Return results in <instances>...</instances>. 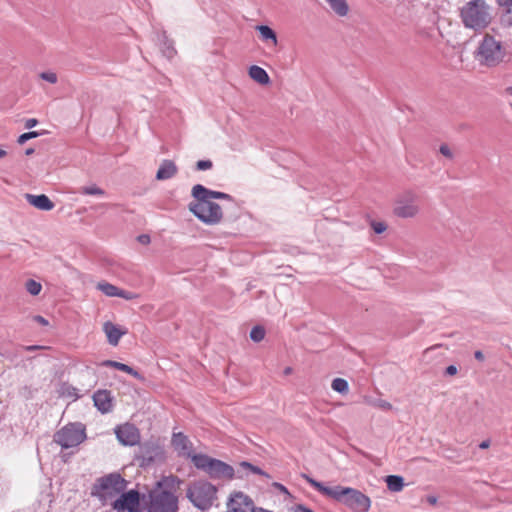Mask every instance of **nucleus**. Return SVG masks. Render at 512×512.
I'll use <instances>...</instances> for the list:
<instances>
[{
  "instance_id": "nucleus-1",
  "label": "nucleus",
  "mask_w": 512,
  "mask_h": 512,
  "mask_svg": "<svg viewBox=\"0 0 512 512\" xmlns=\"http://www.w3.org/2000/svg\"><path fill=\"white\" fill-rule=\"evenodd\" d=\"M303 477L319 493L346 505L354 512H367L370 509V498L357 489L341 485L327 487L308 475H303Z\"/></svg>"
},
{
  "instance_id": "nucleus-2",
  "label": "nucleus",
  "mask_w": 512,
  "mask_h": 512,
  "mask_svg": "<svg viewBox=\"0 0 512 512\" xmlns=\"http://www.w3.org/2000/svg\"><path fill=\"white\" fill-rule=\"evenodd\" d=\"M128 481L118 472H112L95 480L91 488V496L97 498L102 505L115 500L126 490Z\"/></svg>"
},
{
  "instance_id": "nucleus-3",
  "label": "nucleus",
  "mask_w": 512,
  "mask_h": 512,
  "mask_svg": "<svg viewBox=\"0 0 512 512\" xmlns=\"http://www.w3.org/2000/svg\"><path fill=\"white\" fill-rule=\"evenodd\" d=\"M195 202L189 203V211L194 214L201 222L207 225H216L223 218L222 208L219 204L210 200L207 196L192 194Z\"/></svg>"
},
{
  "instance_id": "nucleus-4",
  "label": "nucleus",
  "mask_w": 512,
  "mask_h": 512,
  "mask_svg": "<svg viewBox=\"0 0 512 512\" xmlns=\"http://www.w3.org/2000/svg\"><path fill=\"white\" fill-rule=\"evenodd\" d=\"M192 463L198 470L205 472L212 479L231 480L235 475L234 468L231 465L206 454L198 453L193 456Z\"/></svg>"
},
{
  "instance_id": "nucleus-5",
  "label": "nucleus",
  "mask_w": 512,
  "mask_h": 512,
  "mask_svg": "<svg viewBox=\"0 0 512 512\" xmlns=\"http://www.w3.org/2000/svg\"><path fill=\"white\" fill-rule=\"evenodd\" d=\"M216 493L217 489L213 484L200 480L189 485L186 495L195 507L205 510L212 506Z\"/></svg>"
},
{
  "instance_id": "nucleus-6",
  "label": "nucleus",
  "mask_w": 512,
  "mask_h": 512,
  "mask_svg": "<svg viewBox=\"0 0 512 512\" xmlns=\"http://www.w3.org/2000/svg\"><path fill=\"white\" fill-rule=\"evenodd\" d=\"M85 438V429L81 424H69L55 434L54 441L62 448L68 449L78 446Z\"/></svg>"
},
{
  "instance_id": "nucleus-7",
  "label": "nucleus",
  "mask_w": 512,
  "mask_h": 512,
  "mask_svg": "<svg viewBox=\"0 0 512 512\" xmlns=\"http://www.w3.org/2000/svg\"><path fill=\"white\" fill-rule=\"evenodd\" d=\"M504 51L501 43L492 36L485 34L482 39V64L492 67L502 62Z\"/></svg>"
},
{
  "instance_id": "nucleus-8",
  "label": "nucleus",
  "mask_w": 512,
  "mask_h": 512,
  "mask_svg": "<svg viewBox=\"0 0 512 512\" xmlns=\"http://www.w3.org/2000/svg\"><path fill=\"white\" fill-rule=\"evenodd\" d=\"M148 512H177L178 499L169 491H160L150 496Z\"/></svg>"
},
{
  "instance_id": "nucleus-9",
  "label": "nucleus",
  "mask_w": 512,
  "mask_h": 512,
  "mask_svg": "<svg viewBox=\"0 0 512 512\" xmlns=\"http://www.w3.org/2000/svg\"><path fill=\"white\" fill-rule=\"evenodd\" d=\"M111 507L116 512H140V493L135 489L123 491L111 502Z\"/></svg>"
},
{
  "instance_id": "nucleus-10",
  "label": "nucleus",
  "mask_w": 512,
  "mask_h": 512,
  "mask_svg": "<svg viewBox=\"0 0 512 512\" xmlns=\"http://www.w3.org/2000/svg\"><path fill=\"white\" fill-rule=\"evenodd\" d=\"M419 211L416 196L413 193H406L400 197L395 204L394 213L401 218L414 217Z\"/></svg>"
},
{
  "instance_id": "nucleus-11",
  "label": "nucleus",
  "mask_w": 512,
  "mask_h": 512,
  "mask_svg": "<svg viewBox=\"0 0 512 512\" xmlns=\"http://www.w3.org/2000/svg\"><path fill=\"white\" fill-rule=\"evenodd\" d=\"M118 441L125 446H134L140 441V433L136 426L130 423L118 426L115 429Z\"/></svg>"
},
{
  "instance_id": "nucleus-12",
  "label": "nucleus",
  "mask_w": 512,
  "mask_h": 512,
  "mask_svg": "<svg viewBox=\"0 0 512 512\" xmlns=\"http://www.w3.org/2000/svg\"><path fill=\"white\" fill-rule=\"evenodd\" d=\"M461 18L465 27L477 31L480 28V8L478 2H467L461 8Z\"/></svg>"
},
{
  "instance_id": "nucleus-13",
  "label": "nucleus",
  "mask_w": 512,
  "mask_h": 512,
  "mask_svg": "<svg viewBox=\"0 0 512 512\" xmlns=\"http://www.w3.org/2000/svg\"><path fill=\"white\" fill-rule=\"evenodd\" d=\"M171 443L180 457L192 460V457L197 455V453H193V443L181 432L173 433Z\"/></svg>"
},
{
  "instance_id": "nucleus-14",
  "label": "nucleus",
  "mask_w": 512,
  "mask_h": 512,
  "mask_svg": "<svg viewBox=\"0 0 512 512\" xmlns=\"http://www.w3.org/2000/svg\"><path fill=\"white\" fill-rule=\"evenodd\" d=\"M252 508V500L242 492L235 493L228 503V512H248Z\"/></svg>"
},
{
  "instance_id": "nucleus-15",
  "label": "nucleus",
  "mask_w": 512,
  "mask_h": 512,
  "mask_svg": "<svg viewBox=\"0 0 512 512\" xmlns=\"http://www.w3.org/2000/svg\"><path fill=\"white\" fill-rule=\"evenodd\" d=\"M93 401L95 407L102 413L106 414L113 409V397L111 392L108 390H98L93 395Z\"/></svg>"
},
{
  "instance_id": "nucleus-16",
  "label": "nucleus",
  "mask_w": 512,
  "mask_h": 512,
  "mask_svg": "<svg viewBox=\"0 0 512 512\" xmlns=\"http://www.w3.org/2000/svg\"><path fill=\"white\" fill-rule=\"evenodd\" d=\"M103 331L107 336L108 343L112 346H117L121 337L127 333L126 329H123L110 321L103 324Z\"/></svg>"
},
{
  "instance_id": "nucleus-17",
  "label": "nucleus",
  "mask_w": 512,
  "mask_h": 512,
  "mask_svg": "<svg viewBox=\"0 0 512 512\" xmlns=\"http://www.w3.org/2000/svg\"><path fill=\"white\" fill-rule=\"evenodd\" d=\"M27 202L42 211H50L54 208V203L45 194L32 195L26 194Z\"/></svg>"
},
{
  "instance_id": "nucleus-18",
  "label": "nucleus",
  "mask_w": 512,
  "mask_h": 512,
  "mask_svg": "<svg viewBox=\"0 0 512 512\" xmlns=\"http://www.w3.org/2000/svg\"><path fill=\"white\" fill-rule=\"evenodd\" d=\"M191 194H197V195L203 194V195L207 196L210 200H212V199H223V200H228V201L233 200L231 195L224 193V192L210 190L201 184L194 185L192 188Z\"/></svg>"
},
{
  "instance_id": "nucleus-19",
  "label": "nucleus",
  "mask_w": 512,
  "mask_h": 512,
  "mask_svg": "<svg viewBox=\"0 0 512 512\" xmlns=\"http://www.w3.org/2000/svg\"><path fill=\"white\" fill-rule=\"evenodd\" d=\"M157 44L164 57L172 59L175 56L176 50L173 42L167 38L166 32L157 33Z\"/></svg>"
},
{
  "instance_id": "nucleus-20",
  "label": "nucleus",
  "mask_w": 512,
  "mask_h": 512,
  "mask_svg": "<svg viewBox=\"0 0 512 512\" xmlns=\"http://www.w3.org/2000/svg\"><path fill=\"white\" fill-rule=\"evenodd\" d=\"M177 171V166L173 161L164 160L156 173V179L160 181L171 179L177 174Z\"/></svg>"
},
{
  "instance_id": "nucleus-21",
  "label": "nucleus",
  "mask_w": 512,
  "mask_h": 512,
  "mask_svg": "<svg viewBox=\"0 0 512 512\" xmlns=\"http://www.w3.org/2000/svg\"><path fill=\"white\" fill-rule=\"evenodd\" d=\"M249 76L257 83L266 85L269 83L270 78L268 73L260 66L252 65L249 68Z\"/></svg>"
},
{
  "instance_id": "nucleus-22",
  "label": "nucleus",
  "mask_w": 512,
  "mask_h": 512,
  "mask_svg": "<svg viewBox=\"0 0 512 512\" xmlns=\"http://www.w3.org/2000/svg\"><path fill=\"white\" fill-rule=\"evenodd\" d=\"M385 482L391 492H400L404 487V478L399 475H389L386 477Z\"/></svg>"
},
{
  "instance_id": "nucleus-23",
  "label": "nucleus",
  "mask_w": 512,
  "mask_h": 512,
  "mask_svg": "<svg viewBox=\"0 0 512 512\" xmlns=\"http://www.w3.org/2000/svg\"><path fill=\"white\" fill-rule=\"evenodd\" d=\"M364 402L370 406L379 408L381 410L387 411L392 409L391 403L381 398H373L370 396H366L364 397Z\"/></svg>"
},
{
  "instance_id": "nucleus-24",
  "label": "nucleus",
  "mask_w": 512,
  "mask_h": 512,
  "mask_svg": "<svg viewBox=\"0 0 512 512\" xmlns=\"http://www.w3.org/2000/svg\"><path fill=\"white\" fill-rule=\"evenodd\" d=\"M256 30L259 31L260 35H261V38L262 40L264 41H268V40H271L273 45H276L277 44V36H276V33L269 27V26H266V25H258L256 27Z\"/></svg>"
},
{
  "instance_id": "nucleus-25",
  "label": "nucleus",
  "mask_w": 512,
  "mask_h": 512,
  "mask_svg": "<svg viewBox=\"0 0 512 512\" xmlns=\"http://www.w3.org/2000/svg\"><path fill=\"white\" fill-rule=\"evenodd\" d=\"M329 3V11L333 12L337 16L343 17L346 16L349 12V6L347 2H328Z\"/></svg>"
},
{
  "instance_id": "nucleus-26",
  "label": "nucleus",
  "mask_w": 512,
  "mask_h": 512,
  "mask_svg": "<svg viewBox=\"0 0 512 512\" xmlns=\"http://www.w3.org/2000/svg\"><path fill=\"white\" fill-rule=\"evenodd\" d=\"M97 289L108 297H117L118 287L113 284L100 282L97 284Z\"/></svg>"
},
{
  "instance_id": "nucleus-27",
  "label": "nucleus",
  "mask_w": 512,
  "mask_h": 512,
  "mask_svg": "<svg viewBox=\"0 0 512 512\" xmlns=\"http://www.w3.org/2000/svg\"><path fill=\"white\" fill-rule=\"evenodd\" d=\"M331 387L334 391L341 394H346L349 390L348 382L343 378H335L332 381Z\"/></svg>"
},
{
  "instance_id": "nucleus-28",
  "label": "nucleus",
  "mask_w": 512,
  "mask_h": 512,
  "mask_svg": "<svg viewBox=\"0 0 512 512\" xmlns=\"http://www.w3.org/2000/svg\"><path fill=\"white\" fill-rule=\"evenodd\" d=\"M25 288L28 293H30L33 296H36L41 292L42 285L40 282H37L33 279H29L25 283Z\"/></svg>"
},
{
  "instance_id": "nucleus-29",
  "label": "nucleus",
  "mask_w": 512,
  "mask_h": 512,
  "mask_svg": "<svg viewBox=\"0 0 512 512\" xmlns=\"http://www.w3.org/2000/svg\"><path fill=\"white\" fill-rule=\"evenodd\" d=\"M79 192L83 195H95V196H103L105 194V191L96 185L81 187Z\"/></svg>"
},
{
  "instance_id": "nucleus-30",
  "label": "nucleus",
  "mask_w": 512,
  "mask_h": 512,
  "mask_svg": "<svg viewBox=\"0 0 512 512\" xmlns=\"http://www.w3.org/2000/svg\"><path fill=\"white\" fill-rule=\"evenodd\" d=\"M101 365L105 367H112L123 372L131 371V367L129 365L113 360H105Z\"/></svg>"
},
{
  "instance_id": "nucleus-31",
  "label": "nucleus",
  "mask_w": 512,
  "mask_h": 512,
  "mask_svg": "<svg viewBox=\"0 0 512 512\" xmlns=\"http://www.w3.org/2000/svg\"><path fill=\"white\" fill-rule=\"evenodd\" d=\"M264 337H265V329L261 326H255L250 331V338L254 342H260L264 339Z\"/></svg>"
},
{
  "instance_id": "nucleus-32",
  "label": "nucleus",
  "mask_w": 512,
  "mask_h": 512,
  "mask_svg": "<svg viewBox=\"0 0 512 512\" xmlns=\"http://www.w3.org/2000/svg\"><path fill=\"white\" fill-rule=\"evenodd\" d=\"M240 467L243 468V469H247L249 470L250 472L254 473V474H259V475H262V476H265L267 478H269L270 476L264 472L261 468L257 467V466H254L253 464L249 463V462H246V461H243L240 463Z\"/></svg>"
},
{
  "instance_id": "nucleus-33",
  "label": "nucleus",
  "mask_w": 512,
  "mask_h": 512,
  "mask_svg": "<svg viewBox=\"0 0 512 512\" xmlns=\"http://www.w3.org/2000/svg\"><path fill=\"white\" fill-rule=\"evenodd\" d=\"M40 135V133H38L37 131H30V132H27V133H23L21 134L19 137H18V140L17 142L22 145L24 144L26 141L32 139V138H36Z\"/></svg>"
},
{
  "instance_id": "nucleus-34",
  "label": "nucleus",
  "mask_w": 512,
  "mask_h": 512,
  "mask_svg": "<svg viewBox=\"0 0 512 512\" xmlns=\"http://www.w3.org/2000/svg\"><path fill=\"white\" fill-rule=\"evenodd\" d=\"M40 78L51 84H55L58 79L56 73L54 72H42L40 73Z\"/></svg>"
},
{
  "instance_id": "nucleus-35",
  "label": "nucleus",
  "mask_w": 512,
  "mask_h": 512,
  "mask_svg": "<svg viewBox=\"0 0 512 512\" xmlns=\"http://www.w3.org/2000/svg\"><path fill=\"white\" fill-rule=\"evenodd\" d=\"M117 297L123 298L125 300H133L137 298V294L118 288Z\"/></svg>"
},
{
  "instance_id": "nucleus-36",
  "label": "nucleus",
  "mask_w": 512,
  "mask_h": 512,
  "mask_svg": "<svg viewBox=\"0 0 512 512\" xmlns=\"http://www.w3.org/2000/svg\"><path fill=\"white\" fill-rule=\"evenodd\" d=\"M371 227L376 234H381L387 229V225L384 222L372 221Z\"/></svg>"
},
{
  "instance_id": "nucleus-37",
  "label": "nucleus",
  "mask_w": 512,
  "mask_h": 512,
  "mask_svg": "<svg viewBox=\"0 0 512 512\" xmlns=\"http://www.w3.org/2000/svg\"><path fill=\"white\" fill-rule=\"evenodd\" d=\"M439 152L446 158L452 160L454 157V153L451 148L447 144H442L439 147Z\"/></svg>"
},
{
  "instance_id": "nucleus-38",
  "label": "nucleus",
  "mask_w": 512,
  "mask_h": 512,
  "mask_svg": "<svg viewBox=\"0 0 512 512\" xmlns=\"http://www.w3.org/2000/svg\"><path fill=\"white\" fill-rule=\"evenodd\" d=\"M212 162L210 160H199L196 163L197 170L204 171L212 168Z\"/></svg>"
},
{
  "instance_id": "nucleus-39",
  "label": "nucleus",
  "mask_w": 512,
  "mask_h": 512,
  "mask_svg": "<svg viewBox=\"0 0 512 512\" xmlns=\"http://www.w3.org/2000/svg\"><path fill=\"white\" fill-rule=\"evenodd\" d=\"M33 320L42 326L49 325V321L41 315H35Z\"/></svg>"
},
{
  "instance_id": "nucleus-40",
  "label": "nucleus",
  "mask_w": 512,
  "mask_h": 512,
  "mask_svg": "<svg viewBox=\"0 0 512 512\" xmlns=\"http://www.w3.org/2000/svg\"><path fill=\"white\" fill-rule=\"evenodd\" d=\"M457 367L455 365H450L446 368L444 375L446 376H454L457 374Z\"/></svg>"
},
{
  "instance_id": "nucleus-41",
  "label": "nucleus",
  "mask_w": 512,
  "mask_h": 512,
  "mask_svg": "<svg viewBox=\"0 0 512 512\" xmlns=\"http://www.w3.org/2000/svg\"><path fill=\"white\" fill-rule=\"evenodd\" d=\"M137 240L143 244V245H147L150 243V236L147 235V234H141L138 236Z\"/></svg>"
},
{
  "instance_id": "nucleus-42",
  "label": "nucleus",
  "mask_w": 512,
  "mask_h": 512,
  "mask_svg": "<svg viewBox=\"0 0 512 512\" xmlns=\"http://www.w3.org/2000/svg\"><path fill=\"white\" fill-rule=\"evenodd\" d=\"M38 123L37 119L35 118H30V119H27L26 122H25V128L26 129H31L33 128L34 126H36Z\"/></svg>"
},
{
  "instance_id": "nucleus-43",
  "label": "nucleus",
  "mask_w": 512,
  "mask_h": 512,
  "mask_svg": "<svg viewBox=\"0 0 512 512\" xmlns=\"http://www.w3.org/2000/svg\"><path fill=\"white\" fill-rule=\"evenodd\" d=\"M500 5L507 7V13L512 14V2H498ZM509 21H512V16L509 18Z\"/></svg>"
},
{
  "instance_id": "nucleus-44",
  "label": "nucleus",
  "mask_w": 512,
  "mask_h": 512,
  "mask_svg": "<svg viewBox=\"0 0 512 512\" xmlns=\"http://www.w3.org/2000/svg\"><path fill=\"white\" fill-rule=\"evenodd\" d=\"M126 373L132 375L133 377H135V378H137L139 380H143L144 379L143 376L139 372L134 370L132 367H131V371H127Z\"/></svg>"
},
{
  "instance_id": "nucleus-45",
  "label": "nucleus",
  "mask_w": 512,
  "mask_h": 512,
  "mask_svg": "<svg viewBox=\"0 0 512 512\" xmlns=\"http://www.w3.org/2000/svg\"><path fill=\"white\" fill-rule=\"evenodd\" d=\"M274 486H275L277 489H279L282 493H284V494H289V492H288L287 488H286L284 485H282V484H280V483H274Z\"/></svg>"
},
{
  "instance_id": "nucleus-46",
  "label": "nucleus",
  "mask_w": 512,
  "mask_h": 512,
  "mask_svg": "<svg viewBox=\"0 0 512 512\" xmlns=\"http://www.w3.org/2000/svg\"><path fill=\"white\" fill-rule=\"evenodd\" d=\"M42 348L43 347L39 346V345H30V346H25L24 350H26V351H36V350H39V349H42Z\"/></svg>"
},
{
  "instance_id": "nucleus-47",
  "label": "nucleus",
  "mask_w": 512,
  "mask_h": 512,
  "mask_svg": "<svg viewBox=\"0 0 512 512\" xmlns=\"http://www.w3.org/2000/svg\"><path fill=\"white\" fill-rule=\"evenodd\" d=\"M426 500L432 506H434L437 503V497L433 495L427 496Z\"/></svg>"
},
{
  "instance_id": "nucleus-48",
  "label": "nucleus",
  "mask_w": 512,
  "mask_h": 512,
  "mask_svg": "<svg viewBox=\"0 0 512 512\" xmlns=\"http://www.w3.org/2000/svg\"><path fill=\"white\" fill-rule=\"evenodd\" d=\"M252 512H273V511L266 510V509L260 508V507H254V508H252Z\"/></svg>"
},
{
  "instance_id": "nucleus-49",
  "label": "nucleus",
  "mask_w": 512,
  "mask_h": 512,
  "mask_svg": "<svg viewBox=\"0 0 512 512\" xmlns=\"http://www.w3.org/2000/svg\"><path fill=\"white\" fill-rule=\"evenodd\" d=\"M490 446V440H482V449H486Z\"/></svg>"
},
{
  "instance_id": "nucleus-50",
  "label": "nucleus",
  "mask_w": 512,
  "mask_h": 512,
  "mask_svg": "<svg viewBox=\"0 0 512 512\" xmlns=\"http://www.w3.org/2000/svg\"><path fill=\"white\" fill-rule=\"evenodd\" d=\"M297 512H313V511H311V510H309V509H307V508H304V507H301V506H300V507L298 508Z\"/></svg>"
},
{
  "instance_id": "nucleus-51",
  "label": "nucleus",
  "mask_w": 512,
  "mask_h": 512,
  "mask_svg": "<svg viewBox=\"0 0 512 512\" xmlns=\"http://www.w3.org/2000/svg\"><path fill=\"white\" fill-rule=\"evenodd\" d=\"M480 356H481L480 350H476V351L474 352V357H475L477 360H480Z\"/></svg>"
},
{
  "instance_id": "nucleus-52",
  "label": "nucleus",
  "mask_w": 512,
  "mask_h": 512,
  "mask_svg": "<svg viewBox=\"0 0 512 512\" xmlns=\"http://www.w3.org/2000/svg\"><path fill=\"white\" fill-rule=\"evenodd\" d=\"M7 155V152L0 147V158H3Z\"/></svg>"
},
{
  "instance_id": "nucleus-53",
  "label": "nucleus",
  "mask_w": 512,
  "mask_h": 512,
  "mask_svg": "<svg viewBox=\"0 0 512 512\" xmlns=\"http://www.w3.org/2000/svg\"><path fill=\"white\" fill-rule=\"evenodd\" d=\"M33 153H34V149H33V148H28V149H26V151H25V154H26V155H31V154H33Z\"/></svg>"
},
{
  "instance_id": "nucleus-54",
  "label": "nucleus",
  "mask_w": 512,
  "mask_h": 512,
  "mask_svg": "<svg viewBox=\"0 0 512 512\" xmlns=\"http://www.w3.org/2000/svg\"><path fill=\"white\" fill-rule=\"evenodd\" d=\"M291 372H292V368H291V367H287V368H285V370H284V374H285V375H289V374H291Z\"/></svg>"
},
{
  "instance_id": "nucleus-55",
  "label": "nucleus",
  "mask_w": 512,
  "mask_h": 512,
  "mask_svg": "<svg viewBox=\"0 0 512 512\" xmlns=\"http://www.w3.org/2000/svg\"><path fill=\"white\" fill-rule=\"evenodd\" d=\"M474 55L475 57L479 56L480 55V46H478L475 50H474Z\"/></svg>"
},
{
  "instance_id": "nucleus-56",
  "label": "nucleus",
  "mask_w": 512,
  "mask_h": 512,
  "mask_svg": "<svg viewBox=\"0 0 512 512\" xmlns=\"http://www.w3.org/2000/svg\"><path fill=\"white\" fill-rule=\"evenodd\" d=\"M481 20H482V22L484 21V13L483 12H482Z\"/></svg>"
}]
</instances>
